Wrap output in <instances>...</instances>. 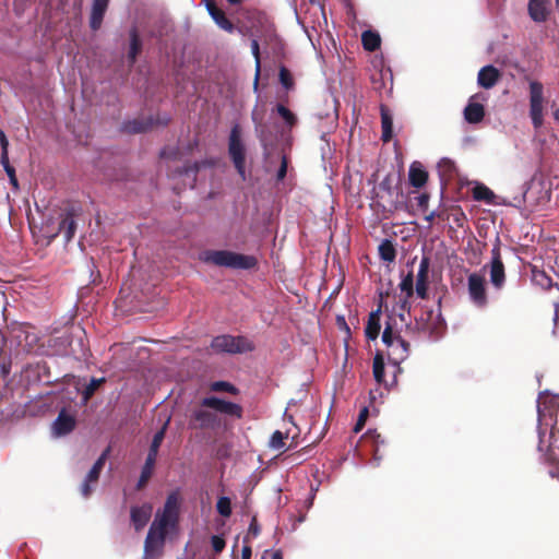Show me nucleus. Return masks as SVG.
<instances>
[{"mask_svg": "<svg viewBox=\"0 0 559 559\" xmlns=\"http://www.w3.org/2000/svg\"><path fill=\"white\" fill-rule=\"evenodd\" d=\"M179 516V500L177 493H170L162 511H158L152 522L144 542L143 559H157L165 545L168 531L177 526Z\"/></svg>", "mask_w": 559, "mask_h": 559, "instance_id": "f257e3e1", "label": "nucleus"}, {"mask_svg": "<svg viewBox=\"0 0 559 559\" xmlns=\"http://www.w3.org/2000/svg\"><path fill=\"white\" fill-rule=\"evenodd\" d=\"M218 413L241 418L242 408L236 403L216 396H207L201 401V406L192 412L190 425L199 429H218L223 426V420Z\"/></svg>", "mask_w": 559, "mask_h": 559, "instance_id": "f03ea898", "label": "nucleus"}, {"mask_svg": "<svg viewBox=\"0 0 559 559\" xmlns=\"http://www.w3.org/2000/svg\"><path fill=\"white\" fill-rule=\"evenodd\" d=\"M200 260L217 266L235 270H249L255 266L253 255L241 254L228 250H205L200 253Z\"/></svg>", "mask_w": 559, "mask_h": 559, "instance_id": "7ed1b4c3", "label": "nucleus"}, {"mask_svg": "<svg viewBox=\"0 0 559 559\" xmlns=\"http://www.w3.org/2000/svg\"><path fill=\"white\" fill-rule=\"evenodd\" d=\"M382 342L388 347V359L394 368V376L391 385L396 383V373L401 371L400 365L408 357L409 344L400 335H395L391 326L382 332Z\"/></svg>", "mask_w": 559, "mask_h": 559, "instance_id": "20e7f679", "label": "nucleus"}, {"mask_svg": "<svg viewBox=\"0 0 559 559\" xmlns=\"http://www.w3.org/2000/svg\"><path fill=\"white\" fill-rule=\"evenodd\" d=\"M211 347L216 353L242 354L253 349L252 343L243 336L219 335L212 340Z\"/></svg>", "mask_w": 559, "mask_h": 559, "instance_id": "39448f33", "label": "nucleus"}, {"mask_svg": "<svg viewBox=\"0 0 559 559\" xmlns=\"http://www.w3.org/2000/svg\"><path fill=\"white\" fill-rule=\"evenodd\" d=\"M168 424H169V418H167V420L164 423L163 427L153 437V440H152V443L150 447V451H148L147 457L145 460V464L142 468L141 476H140V479L138 483L139 488H141L148 480V478L152 475V472H153V468H154V465L156 462V457L158 454V450L164 440Z\"/></svg>", "mask_w": 559, "mask_h": 559, "instance_id": "423d86ee", "label": "nucleus"}, {"mask_svg": "<svg viewBox=\"0 0 559 559\" xmlns=\"http://www.w3.org/2000/svg\"><path fill=\"white\" fill-rule=\"evenodd\" d=\"M467 293L471 302L478 309L488 306L487 283L483 275L472 273L467 276Z\"/></svg>", "mask_w": 559, "mask_h": 559, "instance_id": "0eeeda50", "label": "nucleus"}, {"mask_svg": "<svg viewBox=\"0 0 559 559\" xmlns=\"http://www.w3.org/2000/svg\"><path fill=\"white\" fill-rule=\"evenodd\" d=\"M530 117L535 129L542 127L544 121V88L542 83H530Z\"/></svg>", "mask_w": 559, "mask_h": 559, "instance_id": "6e6552de", "label": "nucleus"}, {"mask_svg": "<svg viewBox=\"0 0 559 559\" xmlns=\"http://www.w3.org/2000/svg\"><path fill=\"white\" fill-rule=\"evenodd\" d=\"M489 275H490L491 285L497 290L502 289L506 284V272H504V265H503V262L501 259L499 238L496 239V243L493 245V247L491 249V260L489 263Z\"/></svg>", "mask_w": 559, "mask_h": 559, "instance_id": "1a4fd4ad", "label": "nucleus"}, {"mask_svg": "<svg viewBox=\"0 0 559 559\" xmlns=\"http://www.w3.org/2000/svg\"><path fill=\"white\" fill-rule=\"evenodd\" d=\"M229 155L240 176L245 177V152L238 124H235L230 131Z\"/></svg>", "mask_w": 559, "mask_h": 559, "instance_id": "9d476101", "label": "nucleus"}, {"mask_svg": "<svg viewBox=\"0 0 559 559\" xmlns=\"http://www.w3.org/2000/svg\"><path fill=\"white\" fill-rule=\"evenodd\" d=\"M555 438V433L551 430L549 436L547 437L546 432L538 429V451L544 453L546 460L552 464L558 465L559 467V443L557 444L558 439L552 442L551 440Z\"/></svg>", "mask_w": 559, "mask_h": 559, "instance_id": "9b49d317", "label": "nucleus"}, {"mask_svg": "<svg viewBox=\"0 0 559 559\" xmlns=\"http://www.w3.org/2000/svg\"><path fill=\"white\" fill-rule=\"evenodd\" d=\"M527 13L535 23H545L551 13L550 0H528Z\"/></svg>", "mask_w": 559, "mask_h": 559, "instance_id": "f8f14e48", "label": "nucleus"}, {"mask_svg": "<svg viewBox=\"0 0 559 559\" xmlns=\"http://www.w3.org/2000/svg\"><path fill=\"white\" fill-rule=\"evenodd\" d=\"M153 512L151 503L134 506L130 510V520L136 532L143 530L148 523Z\"/></svg>", "mask_w": 559, "mask_h": 559, "instance_id": "ddd939ff", "label": "nucleus"}, {"mask_svg": "<svg viewBox=\"0 0 559 559\" xmlns=\"http://www.w3.org/2000/svg\"><path fill=\"white\" fill-rule=\"evenodd\" d=\"M428 273L429 260L423 258L419 262V267L416 276V294L419 298L425 299L428 290Z\"/></svg>", "mask_w": 559, "mask_h": 559, "instance_id": "4468645a", "label": "nucleus"}, {"mask_svg": "<svg viewBox=\"0 0 559 559\" xmlns=\"http://www.w3.org/2000/svg\"><path fill=\"white\" fill-rule=\"evenodd\" d=\"M204 4L209 14L217 24V26L224 29L225 32L233 33L235 28L234 24L226 17L225 13L217 9L212 0H205Z\"/></svg>", "mask_w": 559, "mask_h": 559, "instance_id": "2eb2a0df", "label": "nucleus"}, {"mask_svg": "<svg viewBox=\"0 0 559 559\" xmlns=\"http://www.w3.org/2000/svg\"><path fill=\"white\" fill-rule=\"evenodd\" d=\"M500 78V73L498 69L493 66H485L483 67L477 76V83L480 87L489 90L496 85Z\"/></svg>", "mask_w": 559, "mask_h": 559, "instance_id": "dca6fc26", "label": "nucleus"}, {"mask_svg": "<svg viewBox=\"0 0 559 559\" xmlns=\"http://www.w3.org/2000/svg\"><path fill=\"white\" fill-rule=\"evenodd\" d=\"M75 420L71 415L60 412L52 423V431L57 437L64 436L74 429Z\"/></svg>", "mask_w": 559, "mask_h": 559, "instance_id": "f3484780", "label": "nucleus"}, {"mask_svg": "<svg viewBox=\"0 0 559 559\" xmlns=\"http://www.w3.org/2000/svg\"><path fill=\"white\" fill-rule=\"evenodd\" d=\"M428 317L429 319L433 320L432 323H423V322H418V326L419 329L429 334V336L433 340H438L441 334H442V330H443V321L441 320L440 318V314H433L432 311H430L428 313Z\"/></svg>", "mask_w": 559, "mask_h": 559, "instance_id": "a211bd4d", "label": "nucleus"}, {"mask_svg": "<svg viewBox=\"0 0 559 559\" xmlns=\"http://www.w3.org/2000/svg\"><path fill=\"white\" fill-rule=\"evenodd\" d=\"M428 179V174L419 162H414L409 166L408 180L409 183L415 188H421L425 186Z\"/></svg>", "mask_w": 559, "mask_h": 559, "instance_id": "6ab92c4d", "label": "nucleus"}, {"mask_svg": "<svg viewBox=\"0 0 559 559\" xmlns=\"http://www.w3.org/2000/svg\"><path fill=\"white\" fill-rule=\"evenodd\" d=\"M108 2L107 0H93L91 12V27L93 29L100 27Z\"/></svg>", "mask_w": 559, "mask_h": 559, "instance_id": "aec40b11", "label": "nucleus"}, {"mask_svg": "<svg viewBox=\"0 0 559 559\" xmlns=\"http://www.w3.org/2000/svg\"><path fill=\"white\" fill-rule=\"evenodd\" d=\"M484 106L478 103L469 102L464 110V117L469 123L480 122L484 118Z\"/></svg>", "mask_w": 559, "mask_h": 559, "instance_id": "412c9836", "label": "nucleus"}, {"mask_svg": "<svg viewBox=\"0 0 559 559\" xmlns=\"http://www.w3.org/2000/svg\"><path fill=\"white\" fill-rule=\"evenodd\" d=\"M473 198L476 201H484L487 204H493L496 195L488 187L476 182L473 188Z\"/></svg>", "mask_w": 559, "mask_h": 559, "instance_id": "4be33fe9", "label": "nucleus"}, {"mask_svg": "<svg viewBox=\"0 0 559 559\" xmlns=\"http://www.w3.org/2000/svg\"><path fill=\"white\" fill-rule=\"evenodd\" d=\"M76 230V223L71 215H66L60 222L59 233L63 236L66 242L72 240Z\"/></svg>", "mask_w": 559, "mask_h": 559, "instance_id": "5701e85b", "label": "nucleus"}, {"mask_svg": "<svg viewBox=\"0 0 559 559\" xmlns=\"http://www.w3.org/2000/svg\"><path fill=\"white\" fill-rule=\"evenodd\" d=\"M379 313H380V309L371 312L369 316V319H368V322H367V325L365 329L366 336L369 340H376L379 335L380 328H381Z\"/></svg>", "mask_w": 559, "mask_h": 559, "instance_id": "b1692460", "label": "nucleus"}, {"mask_svg": "<svg viewBox=\"0 0 559 559\" xmlns=\"http://www.w3.org/2000/svg\"><path fill=\"white\" fill-rule=\"evenodd\" d=\"M381 124H382V140L388 142L392 138L393 133V119L392 116L384 106L381 107Z\"/></svg>", "mask_w": 559, "mask_h": 559, "instance_id": "393cba45", "label": "nucleus"}, {"mask_svg": "<svg viewBox=\"0 0 559 559\" xmlns=\"http://www.w3.org/2000/svg\"><path fill=\"white\" fill-rule=\"evenodd\" d=\"M437 168L439 176L443 181L450 180L455 173V164L452 159L448 157L441 158L440 162L438 163Z\"/></svg>", "mask_w": 559, "mask_h": 559, "instance_id": "a878e982", "label": "nucleus"}, {"mask_svg": "<svg viewBox=\"0 0 559 559\" xmlns=\"http://www.w3.org/2000/svg\"><path fill=\"white\" fill-rule=\"evenodd\" d=\"M362 46L368 51H374L381 44V38L378 33L372 31H365L361 35Z\"/></svg>", "mask_w": 559, "mask_h": 559, "instance_id": "bb28decb", "label": "nucleus"}, {"mask_svg": "<svg viewBox=\"0 0 559 559\" xmlns=\"http://www.w3.org/2000/svg\"><path fill=\"white\" fill-rule=\"evenodd\" d=\"M275 110L278 114V116L284 120L286 129L290 130L294 126H296L297 117L286 106H284L283 104H277Z\"/></svg>", "mask_w": 559, "mask_h": 559, "instance_id": "cd10ccee", "label": "nucleus"}, {"mask_svg": "<svg viewBox=\"0 0 559 559\" xmlns=\"http://www.w3.org/2000/svg\"><path fill=\"white\" fill-rule=\"evenodd\" d=\"M379 254L383 261L393 262L395 260L396 252L390 240L385 239L380 243Z\"/></svg>", "mask_w": 559, "mask_h": 559, "instance_id": "c85d7f7f", "label": "nucleus"}, {"mask_svg": "<svg viewBox=\"0 0 559 559\" xmlns=\"http://www.w3.org/2000/svg\"><path fill=\"white\" fill-rule=\"evenodd\" d=\"M373 377L378 383L388 385L384 380V361L380 354H377L373 358Z\"/></svg>", "mask_w": 559, "mask_h": 559, "instance_id": "c756f323", "label": "nucleus"}, {"mask_svg": "<svg viewBox=\"0 0 559 559\" xmlns=\"http://www.w3.org/2000/svg\"><path fill=\"white\" fill-rule=\"evenodd\" d=\"M99 474H100V472L97 471L94 467H92L90 469V472L87 473L83 484L81 485V493H82L83 497L86 498V497L90 496V493L92 491L91 484L97 481V479L99 477Z\"/></svg>", "mask_w": 559, "mask_h": 559, "instance_id": "7c9ffc66", "label": "nucleus"}, {"mask_svg": "<svg viewBox=\"0 0 559 559\" xmlns=\"http://www.w3.org/2000/svg\"><path fill=\"white\" fill-rule=\"evenodd\" d=\"M141 46H142L141 40H140L136 32L133 29L130 33V49H129V53H128V58L131 63L135 62L136 56L141 50Z\"/></svg>", "mask_w": 559, "mask_h": 559, "instance_id": "2f4dec72", "label": "nucleus"}, {"mask_svg": "<svg viewBox=\"0 0 559 559\" xmlns=\"http://www.w3.org/2000/svg\"><path fill=\"white\" fill-rule=\"evenodd\" d=\"M216 511L219 515L228 518L231 514V500L228 497H219L216 502Z\"/></svg>", "mask_w": 559, "mask_h": 559, "instance_id": "473e14b6", "label": "nucleus"}, {"mask_svg": "<svg viewBox=\"0 0 559 559\" xmlns=\"http://www.w3.org/2000/svg\"><path fill=\"white\" fill-rule=\"evenodd\" d=\"M280 83L286 91H290L294 88V79L292 73L285 68L281 67L278 73Z\"/></svg>", "mask_w": 559, "mask_h": 559, "instance_id": "72a5a7b5", "label": "nucleus"}, {"mask_svg": "<svg viewBox=\"0 0 559 559\" xmlns=\"http://www.w3.org/2000/svg\"><path fill=\"white\" fill-rule=\"evenodd\" d=\"M400 289L402 293L407 295V297H412L414 294V275L412 272H409L407 275H405L401 283H400Z\"/></svg>", "mask_w": 559, "mask_h": 559, "instance_id": "f704fd0d", "label": "nucleus"}, {"mask_svg": "<svg viewBox=\"0 0 559 559\" xmlns=\"http://www.w3.org/2000/svg\"><path fill=\"white\" fill-rule=\"evenodd\" d=\"M211 391L214 392H229L231 394H237L238 389L234 386L231 383L226 381H216L211 383Z\"/></svg>", "mask_w": 559, "mask_h": 559, "instance_id": "c9c22d12", "label": "nucleus"}, {"mask_svg": "<svg viewBox=\"0 0 559 559\" xmlns=\"http://www.w3.org/2000/svg\"><path fill=\"white\" fill-rule=\"evenodd\" d=\"M251 50L255 59V76H254V88L258 87V81L260 75V56H259V43L253 39L251 41Z\"/></svg>", "mask_w": 559, "mask_h": 559, "instance_id": "e433bc0d", "label": "nucleus"}, {"mask_svg": "<svg viewBox=\"0 0 559 559\" xmlns=\"http://www.w3.org/2000/svg\"><path fill=\"white\" fill-rule=\"evenodd\" d=\"M103 382H104V378H100V379L93 378V379H91L90 383L86 385V388H85V390L83 392L84 399L88 400Z\"/></svg>", "mask_w": 559, "mask_h": 559, "instance_id": "4c0bfd02", "label": "nucleus"}, {"mask_svg": "<svg viewBox=\"0 0 559 559\" xmlns=\"http://www.w3.org/2000/svg\"><path fill=\"white\" fill-rule=\"evenodd\" d=\"M284 436L281 431L273 432L270 439V447L274 450H281L284 447Z\"/></svg>", "mask_w": 559, "mask_h": 559, "instance_id": "58836bf2", "label": "nucleus"}, {"mask_svg": "<svg viewBox=\"0 0 559 559\" xmlns=\"http://www.w3.org/2000/svg\"><path fill=\"white\" fill-rule=\"evenodd\" d=\"M260 534V525L258 524L255 518H253L249 524L248 534L245 537V543H249V537L253 538Z\"/></svg>", "mask_w": 559, "mask_h": 559, "instance_id": "ea45409f", "label": "nucleus"}, {"mask_svg": "<svg viewBox=\"0 0 559 559\" xmlns=\"http://www.w3.org/2000/svg\"><path fill=\"white\" fill-rule=\"evenodd\" d=\"M211 545L215 552H221L225 548V540L223 537L214 535L211 538Z\"/></svg>", "mask_w": 559, "mask_h": 559, "instance_id": "a19ab883", "label": "nucleus"}, {"mask_svg": "<svg viewBox=\"0 0 559 559\" xmlns=\"http://www.w3.org/2000/svg\"><path fill=\"white\" fill-rule=\"evenodd\" d=\"M0 146H1V156L0 157H3V159L5 162L7 156H9V154H8L9 141L5 136V133L2 130H0Z\"/></svg>", "mask_w": 559, "mask_h": 559, "instance_id": "79ce46f5", "label": "nucleus"}, {"mask_svg": "<svg viewBox=\"0 0 559 559\" xmlns=\"http://www.w3.org/2000/svg\"><path fill=\"white\" fill-rule=\"evenodd\" d=\"M368 408L367 407H364L360 413H359V416H358V420L356 423V426L354 428L355 432H358L360 431V429L362 428V426L365 425V421L368 417Z\"/></svg>", "mask_w": 559, "mask_h": 559, "instance_id": "37998d69", "label": "nucleus"}, {"mask_svg": "<svg viewBox=\"0 0 559 559\" xmlns=\"http://www.w3.org/2000/svg\"><path fill=\"white\" fill-rule=\"evenodd\" d=\"M0 163H1L3 169L7 173L9 178L11 176L15 175V169L10 165L9 156H7V160L5 162H4L3 157H0Z\"/></svg>", "mask_w": 559, "mask_h": 559, "instance_id": "c03bdc74", "label": "nucleus"}, {"mask_svg": "<svg viewBox=\"0 0 559 559\" xmlns=\"http://www.w3.org/2000/svg\"><path fill=\"white\" fill-rule=\"evenodd\" d=\"M109 450H105L104 453L97 459V461L94 463V465L92 467L96 468L97 471L102 472L103 467H104V464H105V461H106V457H107V454H108Z\"/></svg>", "mask_w": 559, "mask_h": 559, "instance_id": "a18cd8bd", "label": "nucleus"}, {"mask_svg": "<svg viewBox=\"0 0 559 559\" xmlns=\"http://www.w3.org/2000/svg\"><path fill=\"white\" fill-rule=\"evenodd\" d=\"M262 559H283V556L280 550H265L264 554L262 555Z\"/></svg>", "mask_w": 559, "mask_h": 559, "instance_id": "49530a36", "label": "nucleus"}, {"mask_svg": "<svg viewBox=\"0 0 559 559\" xmlns=\"http://www.w3.org/2000/svg\"><path fill=\"white\" fill-rule=\"evenodd\" d=\"M286 171H287V163H286L285 157H283L281 167L277 170V179L283 180L286 176Z\"/></svg>", "mask_w": 559, "mask_h": 559, "instance_id": "de8ad7c7", "label": "nucleus"}, {"mask_svg": "<svg viewBox=\"0 0 559 559\" xmlns=\"http://www.w3.org/2000/svg\"><path fill=\"white\" fill-rule=\"evenodd\" d=\"M127 129H128V131H130V132H134V133H136V132H141V131H143V130H144V128L142 127V124H141V123H139V122H136V121H134V122H132V123H129V124L127 126Z\"/></svg>", "mask_w": 559, "mask_h": 559, "instance_id": "09e8293b", "label": "nucleus"}, {"mask_svg": "<svg viewBox=\"0 0 559 559\" xmlns=\"http://www.w3.org/2000/svg\"><path fill=\"white\" fill-rule=\"evenodd\" d=\"M251 558V547L249 545H245L241 550V559H250Z\"/></svg>", "mask_w": 559, "mask_h": 559, "instance_id": "8fccbe9b", "label": "nucleus"}, {"mask_svg": "<svg viewBox=\"0 0 559 559\" xmlns=\"http://www.w3.org/2000/svg\"><path fill=\"white\" fill-rule=\"evenodd\" d=\"M409 298L411 297H407V295H405V297L400 300V304H401L400 307H401L402 310L409 311V308H411V306H409Z\"/></svg>", "mask_w": 559, "mask_h": 559, "instance_id": "3c124183", "label": "nucleus"}, {"mask_svg": "<svg viewBox=\"0 0 559 559\" xmlns=\"http://www.w3.org/2000/svg\"><path fill=\"white\" fill-rule=\"evenodd\" d=\"M10 183L13 186L14 189H17L19 188V182H17V179H16V176H11L10 178Z\"/></svg>", "mask_w": 559, "mask_h": 559, "instance_id": "603ef678", "label": "nucleus"}, {"mask_svg": "<svg viewBox=\"0 0 559 559\" xmlns=\"http://www.w3.org/2000/svg\"><path fill=\"white\" fill-rule=\"evenodd\" d=\"M537 409H538V420L542 421L544 414H543L539 405H538Z\"/></svg>", "mask_w": 559, "mask_h": 559, "instance_id": "864d4df0", "label": "nucleus"}, {"mask_svg": "<svg viewBox=\"0 0 559 559\" xmlns=\"http://www.w3.org/2000/svg\"><path fill=\"white\" fill-rule=\"evenodd\" d=\"M554 117L557 121H559V107L556 109V111L554 112Z\"/></svg>", "mask_w": 559, "mask_h": 559, "instance_id": "5fc2aeb1", "label": "nucleus"}, {"mask_svg": "<svg viewBox=\"0 0 559 559\" xmlns=\"http://www.w3.org/2000/svg\"><path fill=\"white\" fill-rule=\"evenodd\" d=\"M230 4H238L241 0H227Z\"/></svg>", "mask_w": 559, "mask_h": 559, "instance_id": "6e6d98bb", "label": "nucleus"}, {"mask_svg": "<svg viewBox=\"0 0 559 559\" xmlns=\"http://www.w3.org/2000/svg\"><path fill=\"white\" fill-rule=\"evenodd\" d=\"M285 416L287 417V419L293 423V416L292 415H287V413L285 412Z\"/></svg>", "mask_w": 559, "mask_h": 559, "instance_id": "4d7b16f0", "label": "nucleus"}, {"mask_svg": "<svg viewBox=\"0 0 559 559\" xmlns=\"http://www.w3.org/2000/svg\"><path fill=\"white\" fill-rule=\"evenodd\" d=\"M304 521H305V515L299 516V519H298V523H301V522H304Z\"/></svg>", "mask_w": 559, "mask_h": 559, "instance_id": "13d9d810", "label": "nucleus"}, {"mask_svg": "<svg viewBox=\"0 0 559 559\" xmlns=\"http://www.w3.org/2000/svg\"><path fill=\"white\" fill-rule=\"evenodd\" d=\"M378 464H379V459H378V456L376 455V456H374V466H377Z\"/></svg>", "mask_w": 559, "mask_h": 559, "instance_id": "bf43d9fd", "label": "nucleus"}, {"mask_svg": "<svg viewBox=\"0 0 559 559\" xmlns=\"http://www.w3.org/2000/svg\"><path fill=\"white\" fill-rule=\"evenodd\" d=\"M432 217H433V214L429 215V216L427 217V219H428V221H431V219H432Z\"/></svg>", "mask_w": 559, "mask_h": 559, "instance_id": "052dcab7", "label": "nucleus"}, {"mask_svg": "<svg viewBox=\"0 0 559 559\" xmlns=\"http://www.w3.org/2000/svg\"><path fill=\"white\" fill-rule=\"evenodd\" d=\"M556 4H557V7H559V0H556Z\"/></svg>", "mask_w": 559, "mask_h": 559, "instance_id": "680f3d73", "label": "nucleus"}, {"mask_svg": "<svg viewBox=\"0 0 559 559\" xmlns=\"http://www.w3.org/2000/svg\"><path fill=\"white\" fill-rule=\"evenodd\" d=\"M202 1L204 2L205 0H202Z\"/></svg>", "mask_w": 559, "mask_h": 559, "instance_id": "e2e57ef3", "label": "nucleus"}]
</instances>
